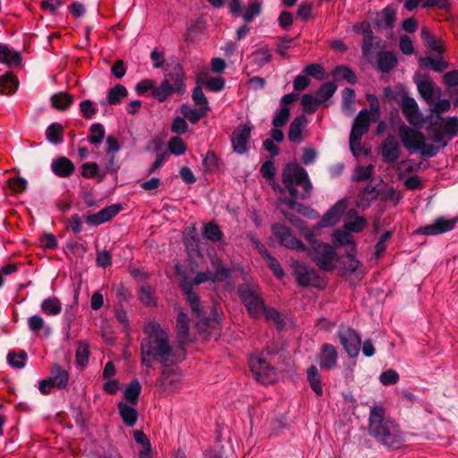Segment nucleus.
I'll return each instance as SVG.
<instances>
[{"mask_svg":"<svg viewBox=\"0 0 458 458\" xmlns=\"http://www.w3.org/2000/svg\"><path fill=\"white\" fill-rule=\"evenodd\" d=\"M282 182L284 189L280 186L274 189L281 194H284L287 190L292 198L284 197L280 201L290 209L304 216H311L314 211L310 207L296 200L308 199L312 190V184L306 170L298 164H287L282 173Z\"/></svg>","mask_w":458,"mask_h":458,"instance_id":"f257e3e1","label":"nucleus"},{"mask_svg":"<svg viewBox=\"0 0 458 458\" xmlns=\"http://www.w3.org/2000/svg\"><path fill=\"white\" fill-rule=\"evenodd\" d=\"M144 333L147 337L140 343L141 354H147L165 367L174 365L185 357V350L182 348V358H175L168 336L159 325L149 323L144 327Z\"/></svg>","mask_w":458,"mask_h":458,"instance_id":"f03ea898","label":"nucleus"},{"mask_svg":"<svg viewBox=\"0 0 458 458\" xmlns=\"http://www.w3.org/2000/svg\"><path fill=\"white\" fill-rule=\"evenodd\" d=\"M382 406L370 408L369 417V435L389 449H398L404 442V437L399 427L385 416Z\"/></svg>","mask_w":458,"mask_h":458,"instance_id":"7ed1b4c3","label":"nucleus"},{"mask_svg":"<svg viewBox=\"0 0 458 458\" xmlns=\"http://www.w3.org/2000/svg\"><path fill=\"white\" fill-rule=\"evenodd\" d=\"M311 259V260L324 271H333L335 265L333 261L335 259L337 254L333 246L323 242H314L313 249L308 248L304 251Z\"/></svg>","mask_w":458,"mask_h":458,"instance_id":"20e7f679","label":"nucleus"},{"mask_svg":"<svg viewBox=\"0 0 458 458\" xmlns=\"http://www.w3.org/2000/svg\"><path fill=\"white\" fill-rule=\"evenodd\" d=\"M238 294L248 312L252 317H259L265 309V304L259 293L249 284H243L238 287Z\"/></svg>","mask_w":458,"mask_h":458,"instance_id":"39448f33","label":"nucleus"},{"mask_svg":"<svg viewBox=\"0 0 458 458\" xmlns=\"http://www.w3.org/2000/svg\"><path fill=\"white\" fill-rule=\"evenodd\" d=\"M253 126L250 123H240L232 132L231 143L233 152L243 155L247 153L248 144L251 140V131Z\"/></svg>","mask_w":458,"mask_h":458,"instance_id":"423d86ee","label":"nucleus"},{"mask_svg":"<svg viewBox=\"0 0 458 458\" xmlns=\"http://www.w3.org/2000/svg\"><path fill=\"white\" fill-rule=\"evenodd\" d=\"M400 107L403 114L411 125L418 128L422 127L424 119L420 112L419 105L412 97H410L407 94V92L402 93Z\"/></svg>","mask_w":458,"mask_h":458,"instance_id":"0eeeda50","label":"nucleus"},{"mask_svg":"<svg viewBox=\"0 0 458 458\" xmlns=\"http://www.w3.org/2000/svg\"><path fill=\"white\" fill-rule=\"evenodd\" d=\"M272 232L283 246L298 251H305L307 250V246L293 236L291 229L284 225H273Z\"/></svg>","mask_w":458,"mask_h":458,"instance_id":"6e6552de","label":"nucleus"},{"mask_svg":"<svg viewBox=\"0 0 458 458\" xmlns=\"http://www.w3.org/2000/svg\"><path fill=\"white\" fill-rule=\"evenodd\" d=\"M338 337L344 351L351 358H355L359 355L361 340L354 329L341 327L338 331Z\"/></svg>","mask_w":458,"mask_h":458,"instance_id":"1a4fd4ad","label":"nucleus"},{"mask_svg":"<svg viewBox=\"0 0 458 458\" xmlns=\"http://www.w3.org/2000/svg\"><path fill=\"white\" fill-rule=\"evenodd\" d=\"M292 268L298 284L302 287L316 285V282L319 279L318 272L314 268H310L298 261L293 262Z\"/></svg>","mask_w":458,"mask_h":458,"instance_id":"9d476101","label":"nucleus"},{"mask_svg":"<svg viewBox=\"0 0 458 458\" xmlns=\"http://www.w3.org/2000/svg\"><path fill=\"white\" fill-rule=\"evenodd\" d=\"M458 218L445 219L440 216L437 217L433 224L419 227L416 230V233L424 235H438L452 231L455 227Z\"/></svg>","mask_w":458,"mask_h":458,"instance_id":"9b49d317","label":"nucleus"},{"mask_svg":"<svg viewBox=\"0 0 458 458\" xmlns=\"http://www.w3.org/2000/svg\"><path fill=\"white\" fill-rule=\"evenodd\" d=\"M250 369L257 381L263 385L270 384L275 379V369L262 359L250 362Z\"/></svg>","mask_w":458,"mask_h":458,"instance_id":"f8f14e48","label":"nucleus"},{"mask_svg":"<svg viewBox=\"0 0 458 458\" xmlns=\"http://www.w3.org/2000/svg\"><path fill=\"white\" fill-rule=\"evenodd\" d=\"M337 358L338 353L335 347L331 344H324L317 355V362L321 369L332 370L336 367Z\"/></svg>","mask_w":458,"mask_h":458,"instance_id":"ddd939ff","label":"nucleus"},{"mask_svg":"<svg viewBox=\"0 0 458 458\" xmlns=\"http://www.w3.org/2000/svg\"><path fill=\"white\" fill-rule=\"evenodd\" d=\"M123 207L121 204H113L102 208L100 211L95 214L89 215L86 217L87 224L94 226H98L106 222L110 221L121 210Z\"/></svg>","mask_w":458,"mask_h":458,"instance_id":"4468645a","label":"nucleus"},{"mask_svg":"<svg viewBox=\"0 0 458 458\" xmlns=\"http://www.w3.org/2000/svg\"><path fill=\"white\" fill-rule=\"evenodd\" d=\"M401 147L396 138L388 134L381 146V154L383 160L387 164L395 163L400 157Z\"/></svg>","mask_w":458,"mask_h":458,"instance_id":"2eb2a0df","label":"nucleus"},{"mask_svg":"<svg viewBox=\"0 0 458 458\" xmlns=\"http://www.w3.org/2000/svg\"><path fill=\"white\" fill-rule=\"evenodd\" d=\"M360 26L362 28L361 34L363 35L361 52L364 56H368L373 49L380 47L381 39L374 36L369 22L362 21Z\"/></svg>","mask_w":458,"mask_h":458,"instance_id":"dca6fc26","label":"nucleus"},{"mask_svg":"<svg viewBox=\"0 0 458 458\" xmlns=\"http://www.w3.org/2000/svg\"><path fill=\"white\" fill-rule=\"evenodd\" d=\"M398 135L401 138L403 145L407 149H415L417 147V142L420 140L422 142L423 133L405 124L399 126Z\"/></svg>","mask_w":458,"mask_h":458,"instance_id":"f3484780","label":"nucleus"},{"mask_svg":"<svg viewBox=\"0 0 458 458\" xmlns=\"http://www.w3.org/2000/svg\"><path fill=\"white\" fill-rule=\"evenodd\" d=\"M347 208V201L344 199L338 200L333 207H331L322 216L320 225L322 227L335 225Z\"/></svg>","mask_w":458,"mask_h":458,"instance_id":"a211bd4d","label":"nucleus"},{"mask_svg":"<svg viewBox=\"0 0 458 458\" xmlns=\"http://www.w3.org/2000/svg\"><path fill=\"white\" fill-rule=\"evenodd\" d=\"M53 173L61 178L71 176L75 171L74 164L65 157H59L51 164Z\"/></svg>","mask_w":458,"mask_h":458,"instance_id":"6ab92c4d","label":"nucleus"},{"mask_svg":"<svg viewBox=\"0 0 458 458\" xmlns=\"http://www.w3.org/2000/svg\"><path fill=\"white\" fill-rule=\"evenodd\" d=\"M307 123L308 120L304 114H300L292 121L288 130V139L291 142L301 141V133Z\"/></svg>","mask_w":458,"mask_h":458,"instance_id":"aec40b11","label":"nucleus"},{"mask_svg":"<svg viewBox=\"0 0 458 458\" xmlns=\"http://www.w3.org/2000/svg\"><path fill=\"white\" fill-rule=\"evenodd\" d=\"M49 379L51 380L54 387L63 390L66 388L68 385L69 373L60 365L55 364L51 368Z\"/></svg>","mask_w":458,"mask_h":458,"instance_id":"412c9836","label":"nucleus"},{"mask_svg":"<svg viewBox=\"0 0 458 458\" xmlns=\"http://www.w3.org/2000/svg\"><path fill=\"white\" fill-rule=\"evenodd\" d=\"M203 314L205 316H196L197 326L203 327H215L218 324L219 315L216 307H204Z\"/></svg>","mask_w":458,"mask_h":458,"instance_id":"4be33fe9","label":"nucleus"},{"mask_svg":"<svg viewBox=\"0 0 458 458\" xmlns=\"http://www.w3.org/2000/svg\"><path fill=\"white\" fill-rule=\"evenodd\" d=\"M117 409L123 422L127 427H133L137 423L139 413L134 407L123 402H120L117 404Z\"/></svg>","mask_w":458,"mask_h":458,"instance_id":"5701e85b","label":"nucleus"},{"mask_svg":"<svg viewBox=\"0 0 458 458\" xmlns=\"http://www.w3.org/2000/svg\"><path fill=\"white\" fill-rule=\"evenodd\" d=\"M397 64L396 55L390 51H381L377 54V69L383 73H388Z\"/></svg>","mask_w":458,"mask_h":458,"instance_id":"b1692460","label":"nucleus"},{"mask_svg":"<svg viewBox=\"0 0 458 458\" xmlns=\"http://www.w3.org/2000/svg\"><path fill=\"white\" fill-rule=\"evenodd\" d=\"M19 86L17 77L11 72L0 76V94L12 95L16 92Z\"/></svg>","mask_w":458,"mask_h":458,"instance_id":"393cba45","label":"nucleus"},{"mask_svg":"<svg viewBox=\"0 0 458 458\" xmlns=\"http://www.w3.org/2000/svg\"><path fill=\"white\" fill-rule=\"evenodd\" d=\"M127 96V89L122 84H116L108 90L106 99L102 100L100 103L102 106L106 104L116 106L119 105L122 102V99Z\"/></svg>","mask_w":458,"mask_h":458,"instance_id":"a878e982","label":"nucleus"},{"mask_svg":"<svg viewBox=\"0 0 458 458\" xmlns=\"http://www.w3.org/2000/svg\"><path fill=\"white\" fill-rule=\"evenodd\" d=\"M73 101V96L64 91L53 94L50 98L51 106L59 111L67 110Z\"/></svg>","mask_w":458,"mask_h":458,"instance_id":"bb28decb","label":"nucleus"},{"mask_svg":"<svg viewBox=\"0 0 458 458\" xmlns=\"http://www.w3.org/2000/svg\"><path fill=\"white\" fill-rule=\"evenodd\" d=\"M331 73L335 81L344 80L352 85L357 83L355 72L347 65H337L332 70Z\"/></svg>","mask_w":458,"mask_h":458,"instance_id":"cd10ccee","label":"nucleus"},{"mask_svg":"<svg viewBox=\"0 0 458 458\" xmlns=\"http://www.w3.org/2000/svg\"><path fill=\"white\" fill-rule=\"evenodd\" d=\"M417 89L420 96L428 106L434 104L435 83L429 80L420 81L417 83Z\"/></svg>","mask_w":458,"mask_h":458,"instance_id":"c85d7f7f","label":"nucleus"},{"mask_svg":"<svg viewBox=\"0 0 458 458\" xmlns=\"http://www.w3.org/2000/svg\"><path fill=\"white\" fill-rule=\"evenodd\" d=\"M307 380L314 393L318 396H322L323 387L321 383V376L315 365H311L307 369Z\"/></svg>","mask_w":458,"mask_h":458,"instance_id":"c756f323","label":"nucleus"},{"mask_svg":"<svg viewBox=\"0 0 458 458\" xmlns=\"http://www.w3.org/2000/svg\"><path fill=\"white\" fill-rule=\"evenodd\" d=\"M21 62V55L20 52L12 51L7 45L0 43V63L11 66L13 64L19 65Z\"/></svg>","mask_w":458,"mask_h":458,"instance_id":"7c9ffc66","label":"nucleus"},{"mask_svg":"<svg viewBox=\"0 0 458 458\" xmlns=\"http://www.w3.org/2000/svg\"><path fill=\"white\" fill-rule=\"evenodd\" d=\"M202 233L205 239L213 243L221 242L224 240V233L214 221H210L203 226Z\"/></svg>","mask_w":458,"mask_h":458,"instance_id":"2f4dec72","label":"nucleus"},{"mask_svg":"<svg viewBox=\"0 0 458 458\" xmlns=\"http://www.w3.org/2000/svg\"><path fill=\"white\" fill-rule=\"evenodd\" d=\"M209 106H200L199 109L191 108L187 105L181 106V113L184 119H188L192 124H197L201 117L206 116Z\"/></svg>","mask_w":458,"mask_h":458,"instance_id":"473e14b6","label":"nucleus"},{"mask_svg":"<svg viewBox=\"0 0 458 458\" xmlns=\"http://www.w3.org/2000/svg\"><path fill=\"white\" fill-rule=\"evenodd\" d=\"M169 81L173 82V88H174L175 91L179 94L182 93L185 89L184 83V73L183 69L180 64H176L173 71L167 74Z\"/></svg>","mask_w":458,"mask_h":458,"instance_id":"72a5a7b5","label":"nucleus"},{"mask_svg":"<svg viewBox=\"0 0 458 458\" xmlns=\"http://www.w3.org/2000/svg\"><path fill=\"white\" fill-rule=\"evenodd\" d=\"M189 317L183 312L180 311L176 318V331L178 338L181 343H185L189 337L190 324Z\"/></svg>","mask_w":458,"mask_h":458,"instance_id":"f704fd0d","label":"nucleus"},{"mask_svg":"<svg viewBox=\"0 0 458 458\" xmlns=\"http://www.w3.org/2000/svg\"><path fill=\"white\" fill-rule=\"evenodd\" d=\"M370 126V116L367 109L360 110L353 120L352 130L365 134Z\"/></svg>","mask_w":458,"mask_h":458,"instance_id":"c9c22d12","label":"nucleus"},{"mask_svg":"<svg viewBox=\"0 0 458 458\" xmlns=\"http://www.w3.org/2000/svg\"><path fill=\"white\" fill-rule=\"evenodd\" d=\"M175 91L173 88L172 83L169 80H164L158 87L154 85L152 96L158 102H165L174 92Z\"/></svg>","mask_w":458,"mask_h":458,"instance_id":"e433bc0d","label":"nucleus"},{"mask_svg":"<svg viewBox=\"0 0 458 458\" xmlns=\"http://www.w3.org/2000/svg\"><path fill=\"white\" fill-rule=\"evenodd\" d=\"M64 127L59 123H52L46 130L48 142L57 145L63 142Z\"/></svg>","mask_w":458,"mask_h":458,"instance_id":"4c0bfd02","label":"nucleus"},{"mask_svg":"<svg viewBox=\"0 0 458 458\" xmlns=\"http://www.w3.org/2000/svg\"><path fill=\"white\" fill-rule=\"evenodd\" d=\"M141 392V385L138 379H133L126 386L123 395L128 403L131 405H136L139 401V396Z\"/></svg>","mask_w":458,"mask_h":458,"instance_id":"58836bf2","label":"nucleus"},{"mask_svg":"<svg viewBox=\"0 0 458 458\" xmlns=\"http://www.w3.org/2000/svg\"><path fill=\"white\" fill-rule=\"evenodd\" d=\"M40 309L47 315L56 316L62 311V303L58 298L49 297L41 302Z\"/></svg>","mask_w":458,"mask_h":458,"instance_id":"ea45409f","label":"nucleus"},{"mask_svg":"<svg viewBox=\"0 0 458 458\" xmlns=\"http://www.w3.org/2000/svg\"><path fill=\"white\" fill-rule=\"evenodd\" d=\"M211 265L214 269V273L211 275L213 282H223L230 276L229 268H227L220 259H212Z\"/></svg>","mask_w":458,"mask_h":458,"instance_id":"a19ab883","label":"nucleus"},{"mask_svg":"<svg viewBox=\"0 0 458 458\" xmlns=\"http://www.w3.org/2000/svg\"><path fill=\"white\" fill-rule=\"evenodd\" d=\"M27 358L28 355L25 351L21 350L17 353L15 351L12 350L8 352L6 360L10 366L15 369H22L25 367Z\"/></svg>","mask_w":458,"mask_h":458,"instance_id":"79ce46f5","label":"nucleus"},{"mask_svg":"<svg viewBox=\"0 0 458 458\" xmlns=\"http://www.w3.org/2000/svg\"><path fill=\"white\" fill-rule=\"evenodd\" d=\"M105 136H106V131H105L104 126L101 123H96L91 124V126L89 128V134L88 136V140L91 144H95V145L100 144L103 141V140L105 139Z\"/></svg>","mask_w":458,"mask_h":458,"instance_id":"37998d69","label":"nucleus"},{"mask_svg":"<svg viewBox=\"0 0 458 458\" xmlns=\"http://www.w3.org/2000/svg\"><path fill=\"white\" fill-rule=\"evenodd\" d=\"M420 65L428 67L430 66L433 71L441 72L445 70L449 64L442 59H434L432 57H420L419 60Z\"/></svg>","mask_w":458,"mask_h":458,"instance_id":"c03bdc74","label":"nucleus"},{"mask_svg":"<svg viewBox=\"0 0 458 458\" xmlns=\"http://www.w3.org/2000/svg\"><path fill=\"white\" fill-rule=\"evenodd\" d=\"M440 147L433 144L426 143V137L423 134L422 142L418 141L416 150H420V153L424 157H433L437 155L440 150Z\"/></svg>","mask_w":458,"mask_h":458,"instance_id":"a18cd8bd","label":"nucleus"},{"mask_svg":"<svg viewBox=\"0 0 458 458\" xmlns=\"http://www.w3.org/2000/svg\"><path fill=\"white\" fill-rule=\"evenodd\" d=\"M186 301L191 308L192 316H205L203 314V306L200 304L199 297L197 293L191 292L185 294Z\"/></svg>","mask_w":458,"mask_h":458,"instance_id":"49530a36","label":"nucleus"},{"mask_svg":"<svg viewBox=\"0 0 458 458\" xmlns=\"http://www.w3.org/2000/svg\"><path fill=\"white\" fill-rule=\"evenodd\" d=\"M337 89V86L333 81H327L323 83L317 91V98L320 100V103L326 102L333 97Z\"/></svg>","mask_w":458,"mask_h":458,"instance_id":"de8ad7c7","label":"nucleus"},{"mask_svg":"<svg viewBox=\"0 0 458 458\" xmlns=\"http://www.w3.org/2000/svg\"><path fill=\"white\" fill-rule=\"evenodd\" d=\"M320 104V100L312 94H305L301 98L302 110L306 114L315 113Z\"/></svg>","mask_w":458,"mask_h":458,"instance_id":"09e8293b","label":"nucleus"},{"mask_svg":"<svg viewBox=\"0 0 458 458\" xmlns=\"http://www.w3.org/2000/svg\"><path fill=\"white\" fill-rule=\"evenodd\" d=\"M89 346L85 342H79L78 348L76 350V362L77 364L84 368L88 365L89 362Z\"/></svg>","mask_w":458,"mask_h":458,"instance_id":"8fccbe9b","label":"nucleus"},{"mask_svg":"<svg viewBox=\"0 0 458 458\" xmlns=\"http://www.w3.org/2000/svg\"><path fill=\"white\" fill-rule=\"evenodd\" d=\"M290 114L291 111L288 106H280V108L276 111L272 120L273 126L277 128L284 126L290 118Z\"/></svg>","mask_w":458,"mask_h":458,"instance_id":"3c124183","label":"nucleus"},{"mask_svg":"<svg viewBox=\"0 0 458 458\" xmlns=\"http://www.w3.org/2000/svg\"><path fill=\"white\" fill-rule=\"evenodd\" d=\"M250 57L252 58L253 63L259 67L264 66L266 64H268L272 60V55L268 48H260L254 51Z\"/></svg>","mask_w":458,"mask_h":458,"instance_id":"603ef678","label":"nucleus"},{"mask_svg":"<svg viewBox=\"0 0 458 458\" xmlns=\"http://www.w3.org/2000/svg\"><path fill=\"white\" fill-rule=\"evenodd\" d=\"M440 119L444 122L443 129L449 140L454 138L458 134V117L450 116Z\"/></svg>","mask_w":458,"mask_h":458,"instance_id":"864d4df0","label":"nucleus"},{"mask_svg":"<svg viewBox=\"0 0 458 458\" xmlns=\"http://www.w3.org/2000/svg\"><path fill=\"white\" fill-rule=\"evenodd\" d=\"M421 38L427 43L428 47L438 54H443L445 49L438 45L436 38L429 32L427 28H422L420 31Z\"/></svg>","mask_w":458,"mask_h":458,"instance_id":"5fc2aeb1","label":"nucleus"},{"mask_svg":"<svg viewBox=\"0 0 458 458\" xmlns=\"http://www.w3.org/2000/svg\"><path fill=\"white\" fill-rule=\"evenodd\" d=\"M333 241L338 245H354L353 236L349 232L342 229L334 232Z\"/></svg>","mask_w":458,"mask_h":458,"instance_id":"6e6d98bb","label":"nucleus"},{"mask_svg":"<svg viewBox=\"0 0 458 458\" xmlns=\"http://www.w3.org/2000/svg\"><path fill=\"white\" fill-rule=\"evenodd\" d=\"M406 92L403 88L392 89L391 87H386L383 89L382 100L388 102L389 104L398 103V98H402V93Z\"/></svg>","mask_w":458,"mask_h":458,"instance_id":"4d7b16f0","label":"nucleus"},{"mask_svg":"<svg viewBox=\"0 0 458 458\" xmlns=\"http://www.w3.org/2000/svg\"><path fill=\"white\" fill-rule=\"evenodd\" d=\"M381 13L385 26L389 29L394 28L396 20V8L392 4H388L382 10Z\"/></svg>","mask_w":458,"mask_h":458,"instance_id":"13d9d810","label":"nucleus"},{"mask_svg":"<svg viewBox=\"0 0 458 458\" xmlns=\"http://www.w3.org/2000/svg\"><path fill=\"white\" fill-rule=\"evenodd\" d=\"M203 165L208 172H214L219 168L220 160L212 150L207 152L203 158Z\"/></svg>","mask_w":458,"mask_h":458,"instance_id":"bf43d9fd","label":"nucleus"},{"mask_svg":"<svg viewBox=\"0 0 458 458\" xmlns=\"http://www.w3.org/2000/svg\"><path fill=\"white\" fill-rule=\"evenodd\" d=\"M393 231L388 230L385 232L380 238L378 239L377 242L375 245V256L377 259H379L384 255L386 250V242L393 236Z\"/></svg>","mask_w":458,"mask_h":458,"instance_id":"052dcab7","label":"nucleus"},{"mask_svg":"<svg viewBox=\"0 0 458 458\" xmlns=\"http://www.w3.org/2000/svg\"><path fill=\"white\" fill-rule=\"evenodd\" d=\"M168 148L171 154L181 156L186 151V145L180 137H173L168 142Z\"/></svg>","mask_w":458,"mask_h":458,"instance_id":"680f3d73","label":"nucleus"},{"mask_svg":"<svg viewBox=\"0 0 458 458\" xmlns=\"http://www.w3.org/2000/svg\"><path fill=\"white\" fill-rule=\"evenodd\" d=\"M262 4L258 1L250 4L242 15L244 21L246 23L252 21L256 16L260 14Z\"/></svg>","mask_w":458,"mask_h":458,"instance_id":"e2e57ef3","label":"nucleus"},{"mask_svg":"<svg viewBox=\"0 0 458 458\" xmlns=\"http://www.w3.org/2000/svg\"><path fill=\"white\" fill-rule=\"evenodd\" d=\"M364 134L360 131L351 130L349 136L350 148L353 156L357 157L360 151L361 139Z\"/></svg>","mask_w":458,"mask_h":458,"instance_id":"0e129e2a","label":"nucleus"},{"mask_svg":"<svg viewBox=\"0 0 458 458\" xmlns=\"http://www.w3.org/2000/svg\"><path fill=\"white\" fill-rule=\"evenodd\" d=\"M189 126L186 120L183 117L176 116L174 118L171 124V131L177 134L182 135L188 131Z\"/></svg>","mask_w":458,"mask_h":458,"instance_id":"69168bd1","label":"nucleus"},{"mask_svg":"<svg viewBox=\"0 0 458 458\" xmlns=\"http://www.w3.org/2000/svg\"><path fill=\"white\" fill-rule=\"evenodd\" d=\"M303 72L317 80H323L325 76L324 69L319 64H311L307 65L304 68Z\"/></svg>","mask_w":458,"mask_h":458,"instance_id":"338daca9","label":"nucleus"},{"mask_svg":"<svg viewBox=\"0 0 458 458\" xmlns=\"http://www.w3.org/2000/svg\"><path fill=\"white\" fill-rule=\"evenodd\" d=\"M80 111L85 119H91L98 113V109L94 107L93 102L89 99L80 103Z\"/></svg>","mask_w":458,"mask_h":458,"instance_id":"774afa93","label":"nucleus"}]
</instances>
